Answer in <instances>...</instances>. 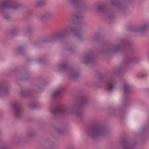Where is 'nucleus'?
Segmentation results:
<instances>
[{"label":"nucleus","instance_id":"9","mask_svg":"<svg viewBox=\"0 0 149 149\" xmlns=\"http://www.w3.org/2000/svg\"><path fill=\"white\" fill-rule=\"evenodd\" d=\"M61 68L63 69L65 68L66 67V64H64L63 65H62L61 66Z\"/></svg>","mask_w":149,"mask_h":149},{"label":"nucleus","instance_id":"8","mask_svg":"<svg viewBox=\"0 0 149 149\" xmlns=\"http://www.w3.org/2000/svg\"><path fill=\"white\" fill-rule=\"evenodd\" d=\"M104 8V6L103 5H99L98 6V8L100 10H102Z\"/></svg>","mask_w":149,"mask_h":149},{"label":"nucleus","instance_id":"7","mask_svg":"<svg viewBox=\"0 0 149 149\" xmlns=\"http://www.w3.org/2000/svg\"><path fill=\"white\" fill-rule=\"evenodd\" d=\"M60 93V91L58 90L56 91L53 94V96L55 97L56 96Z\"/></svg>","mask_w":149,"mask_h":149},{"label":"nucleus","instance_id":"11","mask_svg":"<svg viewBox=\"0 0 149 149\" xmlns=\"http://www.w3.org/2000/svg\"><path fill=\"white\" fill-rule=\"evenodd\" d=\"M87 58L88 60H90V58H89V57H87Z\"/></svg>","mask_w":149,"mask_h":149},{"label":"nucleus","instance_id":"3","mask_svg":"<svg viewBox=\"0 0 149 149\" xmlns=\"http://www.w3.org/2000/svg\"><path fill=\"white\" fill-rule=\"evenodd\" d=\"M13 106L15 109L16 114L18 115L21 112L20 107L19 105L17 102H15L13 104Z\"/></svg>","mask_w":149,"mask_h":149},{"label":"nucleus","instance_id":"12","mask_svg":"<svg viewBox=\"0 0 149 149\" xmlns=\"http://www.w3.org/2000/svg\"><path fill=\"white\" fill-rule=\"evenodd\" d=\"M131 149V148H127V149Z\"/></svg>","mask_w":149,"mask_h":149},{"label":"nucleus","instance_id":"10","mask_svg":"<svg viewBox=\"0 0 149 149\" xmlns=\"http://www.w3.org/2000/svg\"><path fill=\"white\" fill-rule=\"evenodd\" d=\"M72 1H74V2H76L78 0H72Z\"/></svg>","mask_w":149,"mask_h":149},{"label":"nucleus","instance_id":"5","mask_svg":"<svg viewBox=\"0 0 149 149\" xmlns=\"http://www.w3.org/2000/svg\"><path fill=\"white\" fill-rule=\"evenodd\" d=\"M129 86L127 84H125L124 86V91L125 93L129 91Z\"/></svg>","mask_w":149,"mask_h":149},{"label":"nucleus","instance_id":"1","mask_svg":"<svg viewBox=\"0 0 149 149\" xmlns=\"http://www.w3.org/2000/svg\"><path fill=\"white\" fill-rule=\"evenodd\" d=\"M2 6L14 9L17 8V6L11 0H5L2 4Z\"/></svg>","mask_w":149,"mask_h":149},{"label":"nucleus","instance_id":"4","mask_svg":"<svg viewBox=\"0 0 149 149\" xmlns=\"http://www.w3.org/2000/svg\"><path fill=\"white\" fill-rule=\"evenodd\" d=\"M64 110V108L62 107H59L56 108L54 110L52 111V112H59L62 113Z\"/></svg>","mask_w":149,"mask_h":149},{"label":"nucleus","instance_id":"6","mask_svg":"<svg viewBox=\"0 0 149 149\" xmlns=\"http://www.w3.org/2000/svg\"><path fill=\"white\" fill-rule=\"evenodd\" d=\"M102 130V129L100 128H96L95 129L94 132L97 134L100 133Z\"/></svg>","mask_w":149,"mask_h":149},{"label":"nucleus","instance_id":"2","mask_svg":"<svg viewBox=\"0 0 149 149\" xmlns=\"http://www.w3.org/2000/svg\"><path fill=\"white\" fill-rule=\"evenodd\" d=\"M115 85V83L113 80L109 81L107 85L108 90L111 91L114 88Z\"/></svg>","mask_w":149,"mask_h":149}]
</instances>
